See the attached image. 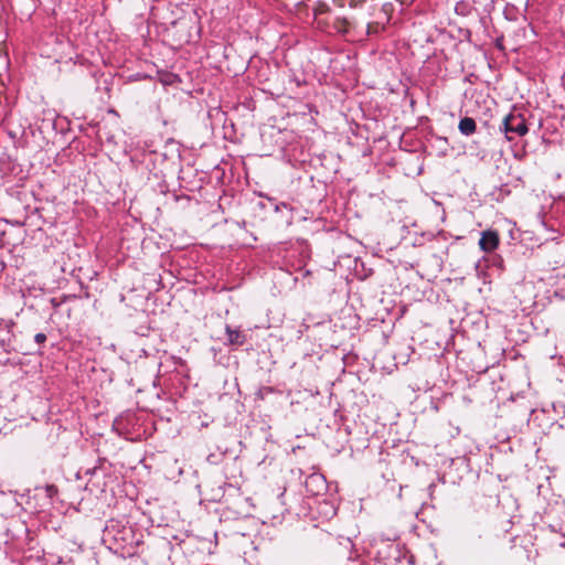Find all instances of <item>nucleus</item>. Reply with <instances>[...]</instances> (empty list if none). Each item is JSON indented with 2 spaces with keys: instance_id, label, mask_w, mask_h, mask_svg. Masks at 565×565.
Segmentation results:
<instances>
[{
  "instance_id": "obj_8",
  "label": "nucleus",
  "mask_w": 565,
  "mask_h": 565,
  "mask_svg": "<svg viewBox=\"0 0 565 565\" xmlns=\"http://www.w3.org/2000/svg\"><path fill=\"white\" fill-rule=\"evenodd\" d=\"M46 492L49 493L50 497H52L53 494H55L57 492V489L55 486L50 484L46 487Z\"/></svg>"
},
{
  "instance_id": "obj_6",
  "label": "nucleus",
  "mask_w": 565,
  "mask_h": 565,
  "mask_svg": "<svg viewBox=\"0 0 565 565\" xmlns=\"http://www.w3.org/2000/svg\"><path fill=\"white\" fill-rule=\"evenodd\" d=\"M34 340L38 344H43L46 341V335L44 333H36Z\"/></svg>"
},
{
  "instance_id": "obj_7",
  "label": "nucleus",
  "mask_w": 565,
  "mask_h": 565,
  "mask_svg": "<svg viewBox=\"0 0 565 565\" xmlns=\"http://www.w3.org/2000/svg\"><path fill=\"white\" fill-rule=\"evenodd\" d=\"M347 24H348V22H347V20H345V19H339V20L337 21V25H338V30H339V31H344V32H345V31H347V29H345V25H347Z\"/></svg>"
},
{
  "instance_id": "obj_9",
  "label": "nucleus",
  "mask_w": 565,
  "mask_h": 565,
  "mask_svg": "<svg viewBox=\"0 0 565 565\" xmlns=\"http://www.w3.org/2000/svg\"><path fill=\"white\" fill-rule=\"evenodd\" d=\"M315 481H322L321 480V477L320 476H317V475H313V476H310L307 480V483L308 482H315Z\"/></svg>"
},
{
  "instance_id": "obj_5",
  "label": "nucleus",
  "mask_w": 565,
  "mask_h": 565,
  "mask_svg": "<svg viewBox=\"0 0 565 565\" xmlns=\"http://www.w3.org/2000/svg\"><path fill=\"white\" fill-rule=\"evenodd\" d=\"M226 333L228 337V343L233 345H242L245 342V334L239 330H233L231 327H226Z\"/></svg>"
},
{
  "instance_id": "obj_2",
  "label": "nucleus",
  "mask_w": 565,
  "mask_h": 565,
  "mask_svg": "<svg viewBox=\"0 0 565 565\" xmlns=\"http://www.w3.org/2000/svg\"><path fill=\"white\" fill-rule=\"evenodd\" d=\"M14 326L15 323L12 320L0 319V347L7 353L18 351L12 331Z\"/></svg>"
},
{
  "instance_id": "obj_4",
  "label": "nucleus",
  "mask_w": 565,
  "mask_h": 565,
  "mask_svg": "<svg viewBox=\"0 0 565 565\" xmlns=\"http://www.w3.org/2000/svg\"><path fill=\"white\" fill-rule=\"evenodd\" d=\"M458 129L465 136H470L475 134L477 129L475 119L471 117H463L459 121Z\"/></svg>"
},
{
  "instance_id": "obj_3",
  "label": "nucleus",
  "mask_w": 565,
  "mask_h": 565,
  "mask_svg": "<svg viewBox=\"0 0 565 565\" xmlns=\"http://www.w3.org/2000/svg\"><path fill=\"white\" fill-rule=\"evenodd\" d=\"M500 243V237L497 231H484L481 233V237L479 239V247L484 253H491L498 248Z\"/></svg>"
},
{
  "instance_id": "obj_1",
  "label": "nucleus",
  "mask_w": 565,
  "mask_h": 565,
  "mask_svg": "<svg viewBox=\"0 0 565 565\" xmlns=\"http://www.w3.org/2000/svg\"><path fill=\"white\" fill-rule=\"evenodd\" d=\"M507 140L512 141L515 137L525 136L529 131L524 117L519 113H510L507 115L500 125Z\"/></svg>"
}]
</instances>
